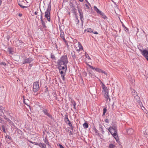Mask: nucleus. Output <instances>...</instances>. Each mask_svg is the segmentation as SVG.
I'll use <instances>...</instances> for the list:
<instances>
[{
	"label": "nucleus",
	"mask_w": 148,
	"mask_h": 148,
	"mask_svg": "<svg viewBox=\"0 0 148 148\" xmlns=\"http://www.w3.org/2000/svg\"><path fill=\"white\" fill-rule=\"evenodd\" d=\"M108 130L115 138L116 141L118 142H119V139L117 133L116 126L115 125L112 126Z\"/></svg>",
	"instance_id": "f257e3e1"
},
{
	"label": "nucleus",
	"mask_w": 148,
	"mask_h": 148,
	"mask_svg": "<svg viewBox=\"0 0 148 148\" xmlns=\"http://www.w3.org/2000/svg\"><path fill=\"white\" fill-rule=\"evenodd\" d=\"M68 63L67 57L66 56H63L61 57L58 61L59 66H61L67 67L66 64Z\"/></svg>",
	"instance_id": "f03ea898"
},
{
	"label": "nucleus",
	"mask_w": 148,
	"mask_h": 148,
	"mask_svg": "<svg viewBox=\"0 0 148 148\" xmlns=\"http://www.w3.org/2000/svg\"><path fill=\"white\" fill-rule=\"evenodd\" d=\"M39 85L38 82H35L33 84V90L35 93L36 92L39 90Z\"/></svg>",
	"instance_id": "7ed1b4c3"
},
{
	"label": "nucleus",
	"mask_w": 148,
	"mask_h": 148,
	"mask_svg": "<svg viewBox=\"0 0 148 148\" xmlns=\"http://www.w3.org/2000/svg\"><path fill=\"white\" fill-rule=\"evenodd\" d=\"M51 7L49 6L47 11L45 12V16L46 18L48 21L50 22V11Z\"/></svg>",
	"instance_id": "20e7f679"
},
{
	"label": "nucleus",
	"mask_w": 148,
	"mask_h": 148,
	"mask_svg": "<svg viewBox=\"0 0 148 148\" xmlns=\"http://www.w3.org/2000/svg\"><path fill=\"white\" fill-rule=\"evenodd\" d=\"M67 67L66 68L61 66H59V69L60 74L62 75H65Z\"/></svg>",
	"instance_id": "39448f33"
},
{
	"label": "nucleus",
	"mask_w": 148,
	"mask_h": 148,
	"mask_svg": "<svg viewBox=\"0 0 148 148\" xmlns=\"http://www.w3.org/2000/svg\"><path fill=\"white\" fill-rule=\"evenodd\" d=\"M75 48L76 50L78 52L79 51H80L83 50V47L79 42H78V44L77 45V46L76 47V46L75 47Z\"/></svg>",
	"instance_id": "423d86ee"
},
{
	"label": "nucleus",
	"mask_w": 148,
	"mask_h": 148,
	"mask_svg": "<svg viewBox=\"0 0 148 148\" xmlns=\"http://www.w3.org/2000/svg\"><path fill=\"white\" fill-rule=\"evenodd\" d=\"M134 93L135 94L134 95H136V96H135L134 97V102L136 103H139L140 101V97L138 95H137L136 92L135 90H134Z\"/></svg>",
	"instance_id": "0eeeda50"
},
{
	"label": "nucleus",
	"mask_w": 148,
	"mask_h": 148,
	"mask_svg": "<svg viewBox=\"0 0 148 148\" xmlns=\"http://www.w3.org/2000/svg\"><path fill=\"white\" fill-rule=\"evenodd\" d=\"M141 53L142 55L147 60L148 59V51L146 50H141Z\"/></svg>",
	"instance_id": "6e6552de"
},
{
	"label": "nucleus",
	"mask_w": 148,
	"mask_h": 148,
	"mask_svg": "<svg viewBox=\"0 0 148 148\" xmlns=\"http://www.w3.org/2000/svg\"><path fill=\"white\" fill-rule=\"evenodd\" d=\"M102 87L103 90V92H104V93H108V90L107 89L105 85L102 82Z\"/></svg>",
	"instance_id": "1a4fd4ad"
},
{
	"label": "nucleus",
	"mask_w": 148,
	"mask_h": 148,
	"mask_svg": "<svg viewBox=\"0 0 148 148\" xmlns=\"http://www.w3.org/2000/svg\"><path fill=\"white\" fill-rule=\"evenodd\" d=\"M84 31H86L87 32L91 33H93L95 34H98V33L96 31H95L94 32H93V30L90 28H87Z\"/></svg>",
	"instance_id": "9d476101"
},
{
	"label": "nucleus",
	"mask_w": 148,
	"mask_h": 148,
	"mask_svg": "<svg viewBox=\"0 0 148 148\" xmlns=\"http://www.w3.org/2000/svg\"><path fill=\"white\" fill-rule=\"evenodd\" d=\"M32 61V59L31 58H28L25 59L23 62V64L28 63L31 62Z\"/></svg>",
	"instance_id": "9b49d317"
},
{
	"label": "nucleus",
	"mask_w": 148,
	"mask_h": 148,
	"mask_svg": "<svg viewBox=\"0 0 148 148\" xmlns=\"http://www.w3.org/2000/svg\"><path fill=\"white\" fill-rule=\"evenodd\" d=\"M65 121L66 123L70 127H72V128H73L72 125L68 117H65Z\"/></svg>",
	"instance_id": "f8f14e48"
},
{
	"label": "nucleus",
	"mask_w": 148,
	"mask_h": 148,
	"mask_svg": "<svg viewBox=\"0 0 148 148\" xmlns=\"http://www.w3.org/2000/svg\"><path fill=\"white\" fill-rule=\"evenodd\" d=\"M104 96L106 102H109L110 100V99L108 96V93L104 94Z\"/></svg>",
	"instance_id": "ddd939ff"
},
{
	"label": "nucleus",
	"mask_w": 148,
	"mask_h": 148,
	"mask_svg": "<svg viewBox=\"0 0 148 148\" xmlns=\"http://www.w3.org/2000/svg\"><path fill=\"white\" fill-rule=\"evenodd\" d=\"M78 12L79 14V16L81 20L82 23L83 22L84 18L83 17V13L82 12V11L80 10H78Z\"/></svg>",
	"instance_id": "4468645a"
},
{
	"label": "nucleus",
	"mask_w": 148,
	"mask_h": 148,
	"mask_svg": "<svg viewBox=\"0 0 148 148\" xmlns=\"http://www.w3.org/2000/svg\"><path fill=\"white\" fill-rule=\"evenodd\" d=\"M96 71L99 72V73H104L106 75H107V73L104 71L98 68H96Z\"/></svg>",
	"instance_id": "2eb2a0df"
},
{
	"label": "nucleus",
	"mask_w": 148,
	"mask_h": 148,
	"mask_svg": "<svg viewBox=\"0 0 148 148\" xmlns=\"http://www.w3.org/2000/svg\"><path fill=\"white\" fill-rule=\"evenodd\" d=\"M71 10L72 12L75 14L77 12V10L75 8V7L73 6H71Z\"/></svg>",
	"instance_id": "dca6fc26"
},
{
	"label": "nucleus",
	"mask_w": 148,
	"mask_h": 148,
	"mask_svg": "<svg viewBox=\"0 0 148 148\" xmlns=\"http://www.w3.org/2000/svg\"><path fill=\"white\" fill-rule=\"evenodd\" d=\"M37 145L38 146L41 148H46V145L43 143H39L38 144H37Z\"/></svg>",
	"instance_id": "f3484780"
},
{
	"label": "nucleus",
	"mask_w": 148,
	"mask_h": 148,
	"mask_svg": "<svg viewBox=\"0 0 148 148\" xmlns=\"http://www.w3.org/2000/svg\"><path fill=\"white\" fill-rule=\"evenodd\" d=\"M43 112L47 116L49 117H51V115L49 114L47 110L46 109L44 110H43Z\"/></svg>",
	"instance_id": "a211bd4d"
},
{
	"label": "nucleus",
	"mask_w": 148,
	"mask_h": 148,
	"mask_svg": "<svg viewBox=\"0 0 148 148\" xmlns=\"http://www.w3.org/2000/svg\"><path fill=\"white\" fill-rule=\"evenodd\" d=\"M99 14L101 15L103 18L105 19L107 18V17L104 14V13L102 12L101 11L100 12Z\"/></svg>",
	"instance_id": "6ab92c4d"
},
{
	"label": "nucleus",
	"mask_w": 148,
	"mask_h": 148,
	"mask_svg": "<svg viewBox=\"0 0 148 148\" xmlns=\"http://www.w3.org/2000/svg\"><path fill=\"white\" fill-rule=\"evenodd\" d=\"M94 10L97 12V13L98 14H99L100 12H101L99 10V9L97 7L95 6H94Z\"/></svg>",
	"instance_id": "aec40b11"
},
{
	"label": "nucleus",
	"mask_w": 148,
	"mask_h": 148,
	"mask_svg": "<svg viewBox=\"0 0 148 148\" xmlns=\"http://www.w3.org/2000/svg\"><path fill=\"white\" fill-rule=\"evenodd\" d=\"M60 36L63 40L65 39L64 38V32L62 31L61 32Z\"/></svg>",
	"instance_id": "412c9836"
},
{
	"label": "nucleus",
	"mask_w": 148,
	"mask_h": 148,
	"mask_svg": "<svg viewBox=\"0 0 148 148\" xmlns=\"http://www.w3.org/2000/svg\"><path fill=\"white\" fill-rule=\"evenodd\" d=\"M144 135L147 138L148 137V129L145 130L144 133Z\"/></svg>",
	"instance_id": "4be33fe9"
},
{
	"label": "nucleus",
	"mask_w": 148,
	"mask_h": 148,
	"mask_svg": "<svg viewBox=\"0 0 148 148\" xmlns=\"http://www.w3.org/2000/svg\"><path fill=\"white\" fill-rule=\"evenodd\" d=\"M44 142L46 143V145H49V142L48 141V140L47 138H45L44 139Z\"/></svg>",
	"instance_id": "5701e85b"
},
{
	"label": "nucleus",
	"mask_w": 148,
	"mask_h": 148,
	"mask_svg": "<svg viewBox=\"0 0 148 148\" xmlns=\"http://www.w3.org/2000/svg\"><path fill=\"white\" fill-rule=\"evenodd\" d=\"M83 127L84 128L86 129L88 127V125L87 123H85L83 124Z\"/></svg>",
	"instance_id": "b1692460"
},
{
	"label": "nucleus",
	"mask_w": 148,
	"mask_h": 148,
	"mask_svg": "<svg viewBox=\"0 0 148 148\" xmlns=\"http://www.w3.org/2000/svg\"><path fill=\"white\" fill-rule=\"evenodd\" d=\"M109 148H115V147L113 144H110L109 145Z\"/></svg>",
	"instance_id": "393cba45"
},
{
	"label": "nucleus",
	"mask_w": 148,
	"mask_h": 148,
	"mask_svg": "<svg viewBox=\"0 0 148 148\" xmlns=\"http://www.w3.org/2000/svg\"><path fill=\"white\" fill-rule=\"evenodd\" d=\"M72 104L73 106V108L74 109H75V106L76 105V103L75 101H72Z\"/></svg>",
	"instance_id": "a878e982"
},
{
	"label": "nucleus",
	"mask_w": 148,
	"mask_h": 148,
	"mask_svg": "<svg viewBox=\"0 0 148 148\" xmlns=\"http://www.w3.org/2000/svg\"><path fill=\"white\" fill-rule=\"evenodd\" d=\"M133 131V130L132 129H130L127 131V132L128 133H129V134H131V133L130 132H132Z\"/></svg>",
	"instance_id": "bb28decb"
},
{
	"label": "nucleus",
	"mask_w": 148,
	"mask_h": 148,
	"mask_svg": "<svg viewBox=\"0 0 148 148\" xmlns=\"http://www.w3.org/2000/svg\"><path fill=\"white\" fill-rule=\"evenodd\" d=\"M88 66L90 67L91 69L94 70L95 69L96 71V68L93 67L92 66H91L89 64H88Z\"/></svg>",
	"instance_id": "cd10ccee"
},
{
	"label": "nucleus",
	"mask_w": 148,
	"mask_h": 148,
	"mask_svg": "<svg viewBox=\"0 0 148 148\" xmlns=\"http://www.w3.org/2000/svg\"><path fill=\"white\" fill-rule=\"evenodd\" d=\"M29 142L30 143H32V144H34V145H37V144H39V143H36V142H32V141H30Z\"/></svg>",
	"instance_id": "c85d7f7f"
},
{
	"label": "nucleus",
	"mask_w": 148,
	"mask_h": 148,
	"mask_svg": "<svg viewBox=\"0 0 148 148\" xmlns=\"http://www.w3.org/2000/svg\"><path fill=\"white\" fill-rule=\"evenodd\" d=\"M106 111L107 109L106 108H104L103 109V114L104 115L105 113L106 112Z\"/></svg>",
	"instance_id": "c756f323"
},
{
	"label": "nucleus",
	"mask_w": 148,
	"mask_h": 148,
	"mask_svg": "<svg viewBox=\"0 0 148 148\" xmlns=\"http://www.w3.org/2000/svg\"><path fill=\"white\" fill-rule=\"evenodd\" d=\"M7 121L11 124H12L13 123V122L11 121V120L8 119H7Z\"/></svg>",
	"instance_id": "7c9ffc66"
},
{
	"label": "nucleus",
	"mask_w": 148,
	"mask_h": 148,
	"mask_svg": "<svg viewBox=\"0 0 148 148\" xmlns=\"http://www.w3.org/2000/svg\"><path fill=\"white\" fill-rule=\"evenodd\" d=\"M64 41V42L65 43V44L67 46H68V42H67V41H66V40L65 39H63V40Z\"/></svg>",
	"instance_id": "2f4dec72"
},
{
	"label": "nucleus",
	"mask_w": 148,
	"mask_h": 148,
	"mask_svg": "<svg viewBox=\"0 0 148 148\" xmlns=\"http://www.w3.org/2000/svg\"><path fill=\"white\" fill-rule=\"evenodd\" d=\"M0 64L1 65H4L5 66H6V64L5 62H1L0 63Z\"/></svg>",
	"instance_id": "473e14b6"
},
{
	"label": "nucleus",
	"mask_w": 148,
	"mask_h": 148,
	"mask_svg": "<svg viewBox=\"0 0 148 148\" xmlns=\"http://www.w3.org/2000/svg\"><path fill=\"white\" fill-rule=\"evenodd\" d=\"M64 75H61V77H62V79L64 81L65 80V77H64Z\"/></svg>",
	"instance_id": "72a5a7b5"
},
{
	"label": "nucleus",
	"mask_w": 148,
	"mask_h": 148,
	"mask_svg": "<svg viewBox=\"0 0 148 148\" xmlns=\"http://www.w3.org/2000/svg\"><path fill=\"white\" fill-rule=\"evenodd\" d=\"M2 128L3 130V131L4 132H5V128L4 126L3 125L2 126Z\"/></svg>",
	"instance_id": "f704fd0d"
},
{
	"label": "nucleus",
	"mask_w": 148,
	"mask_h": 148,
	"mask_svg": "<svg viewBox=\"0 0 148 148\" xmlns=\"http://www.w3.org/2000/svg\"><path fill=\"white\" fill-rule=\"evenodd\" d=\"M86 57L87 58H88L89 59H90V60L91 59L90 58V57H89V56H88V54H87V55H86Z\"/></svg>",
	"instance_id": "c9c22d12"
},
{
	"label": "nucleus",
	"mask_w": 148,
	"mask_h": 148,
	"mask_svg": "<svg viewBox=\"0 0 148 148\" xmlns=\"http://www.w3.org/2000/svg\"><path fill=\"white\" fill-rule=\"evenodd\" d=\"M89 76H90L91 77H92L93 76L92 74L90 73V71L89 72Z\"/></svg>",
	"instance_id": "e433bc0d"
},
{
	"label": "nucleus",
	"mask_w": 148,
	"mask_h": 148,
	"mask_svg": "<svg viewBox=\"0 0 148 148\" xmlns=\"http://www.w3.org/2000/svg\"><path fill=\"white\" fill-rule=\"evenodd\" d=\"M8 51L10 53H12V51L9 48L8 49Z\"/></svg>",
	"instance_id": "4c0bfd02"
},
{
	"label": "nucleus",
	"mask_w": 148,
	"mask_h": 148,
	"mask_svg": "<svg viewBox=\"0 0 148 148\" xmlns=\"http://www.w3.org/2000/svg\"><path fill=\"white\" fill-rule=\"evenodd\" d=\"M105 121L107 123H109V121L108 119H106L105 120Z\"/></svg>",
	"instance_id": "58836bf2"
},
{
	"label": "nucleus",
	"mask_w": 148,
	"mask_h": 148,
	"mask_svg": "<svg viewBox=\"0 0 148 148\" xmlns=\"http://www.w3.org/2000/svg\"><path fill=\"white\" fill-rule=\"evenodd\" d=\"M5 137L6 138H9V139H10V136L9 135H6L5 136Z\"/></svg>",
	"instance_id": "ea45409f"
},
{
	"label": "nucleus",
	"mask_w": 148,
	"mask_h": 148,
	"mask_svg": "<svg viewBox=\"0 0 148 148\" xmlns=\"http://www.w3.org/2000/svg\"><path fill=\"white\" fill-rule=\"evenodd\" d=\"M19 5L22 8H25L26 7V6H23L22 5H21L20 4H19Z\"/></svg>",
	"instance_id": "a19ab883"
},
{
	"label": "nucleus",
	"mask_w": 148,
	"mask_h": 148,
	"mask_svg": "<svg viewBox=\"0 0 148 148\" xmlns=\"http://www.w3.org/2000/svg\"><path fill=\"white\" fill-rule=\"evenodd\" d=\"M41 21V23H42V24L43 25H44L45 24V22H44V21H43V20H42Z\"/></svg>",
	"instance_id": "79ce46f5"
},
{
	"label": "nucleus",
	"mask_w": 148,
	"mask_h": 148,
	"mask_svg": "<svg viewBox=\"0 0 148 148\" xmlns=\"http://www.w3.org/2000/svg\"><path fill=\"white\" fill-rule=\"evenodd\" d=\"M60 148H64L61 145H60Z\"/></svg>",
	"instance_id": "37998d69"
},
{
	"label": "nucleus",
	"mask_w": 148,
	"mask_h": 148,
	"mask_svg": "<svg viewBox=\"0 0 148 148\" xmlns=\"http://www.w3.org/2000/svg\"><path fill=\"white\" fill-rule=\"evenodd\" d=\"M85 6L87 8H88V9L89 8V7L86 4Z\"/></svg>",
	"instance_id": "c03bdc74"
},
{
	"label": "nucleus",
	"mask_w": 148,
	"mask_h": 148,
	"mask_svg": "<svg viewBox=\"0 0 148 148\" xmlns=\"http://www.w3.org/2000/svg\"><path fill=\"white\" fill-rule=\"evenodd\" d=\"M22 14H21V13H19V14H18V16H20V17H21L22 16Z\"/></svg>",
	"instance_id": "a18cd8bd"
},
{
	"label": "nucleus",
	"mask_w": 148,
	"mask_h": 148,
	"mask_svg": "<svg viewBox=\"0 0 148 148\" xmlns=\"http://www.w3.org/2000/svg\"><path fill=\"white\" fill-rule=\"evenodd\" d=\"M4 118L5 119H6L7 121V119H8V118H7L5 116H4Z\"/></svg>",
	"instance_id": "49530a36"
},
{
	"label": "nucleus",
	"mask_w": 148,
	"mask_h": 148,
	"mask_svg": "<svg viewBox=\"0 0 148 148\" xmlns=\"http://www.w3.org/2000/svg\"><path fill=\"white\" fill-rule=\"evenodd\" d=\"M40 19L41 21H42V20H42V15H41V17H40Z\"/></svg>",
	"instance_id": "de8ad7c7"
},
{
	"label": "nucleus",
	"mask_w": 148,
	"mask_h": 148,
	"mask_svg": "<svg viewBox=\"0 0 148 148\" xmlns=\"http://www.w3.org/2000/svg\"><path fill=\"white\" fill-rule=\"evenodd\" d=\"M23 102H24V103H25L26 105H27V103H25V99H24L23 100Z\"/></svg>",
	"instance_id": "09e8293b"
},
{
	"label": "nucleus",
	"mask_w": 148,
	"mask_h": 148,
	"mask_svg": "<svg viewBox=\"0 0 148 148\" xmlns=\"http://www.w3.org/2000/svg\"><path fill=\"white\" fill-rule=\"evenodd\" d=\"M37 13H38V12H37V11H36L34 13V14L35 15H37Z\"/></svg>",
	"instance_id": "8fccbe9b"
},
{
	"label": "nucleus",
	"mask_w": 148,
	"mask_h": 148,
	"mask_svg": "<svg viewBox=\"0 0 148 148\" xmlns=\"http://www.w3.org/2000/svg\"><path fill=\"white\" fill-rule=\"evenodd\" d=\"M1 86H0V90H1Z\"/></svg>",
	"instance_id": "3c124183"
},
{
	"label": "nucleus",
	"mask_w": 148,
	"mask_h": 148,
	"mask_svg": "<svg viewBox=\"0 0 148 148\" xmlns=\"http://www.w3.org/2000/svg\"><path fill=\"white\" fill-rule=\"evenodd\" d=\"M86 2H87V3H88V1L87 0H86Z\"/></svg>",
	"instance_id": "603ef678"
},
{
	"label": "nucleus",
	"mask_w": 148,
	"mask_h": 148,
	"mask_svg": "<svg viewBox=\"0 0 148 148\" xmlns=\"http://www.w3.org/2000/svg\"><path fill=\"white\" fill-rule=\"evenodd\" d=\"M38 95V94H36V95Z\"/></svg>",
	"instance_id": "864d4df0"
},
{
	"label": "nucleus",
	"mask_w": 148,
	"mask_h": 148,
	"mask_svg": "<svg viewBox=\"0 0 148 148\" xmlns=\"http://www.w3.org/2000/svg\"><path fill=\"white\" fill-rule=\"evenodd\" d=\"M51 58H53V57H52V56H51Z\"/></svg>",
	"instance_id": "5fc2aeb1"
},
{
	"label": "nucleus",
	"mask_w": 148,
	"mask_h": 148,
	"mask_svg": "<svg viewBox=\"0 0 148 148\" xmlns=\"http://www.w3.org/2000/svg\"><path fill=\"white\" fill-rule=\"evenodd\" d=\"M51 58H53V57H52V56H51Z\"/></svg>",
	"instance_id": "6e6d98bb"
},
{
	"label": "nucleus",
	"mask_w": 148,
	"mask_h": 148,
	"mask_svg": "<svg viewBox=\"0 0 148 148\" xmlns=\"http://www.w3.org/2000/svg\"><path fill=\"white\" fill-rule=\"evenodd\" d=\"M88 3V4H89V5H90V3Z\"/></svg>",
	"instance_id": "4d7b16f0"
},
{
	"label": "nucleus",
	"mask_w": 148,
	"mask_h": 148,
	"mask_svg": "<svg viewBox=\"0 0 148 148\" xmlns=\"http://www.w3.org/2000/svg\"><path fill=\"white\" fill-rule=\"evenodd\" d=\"M3 88H4V86H3Z\"/></svg>",
	"instance_id": "13d9d810"
}]
</instances>
